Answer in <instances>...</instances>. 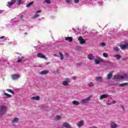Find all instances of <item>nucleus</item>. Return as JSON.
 Listing matches in <instances>:
<instances>
[{
	"label": "nucleus",
	"instance_id": "1",
	"mask_svg": "<svg viewBox=\"0 0 128 128\" xmlns=\"http://www.w3.org/2000/svg\"><path fill=\"white\" fill-rule=\"evenodd\" d=\"M15 2H16V4H18V6H20L24 4V1H22V0H12L10 2H8V6L9 8H10L12 6H13V4H14Z\"/></svg>",
	"mask_w": 128,
	"mask_h": 128
},
{
	"label": "nucleus",
	"instance_id": "2",
	"mask_svg": "<svg viewBox=\"0 0 128 128\" xmlns=\"http://www.w3.org/2000/svg\"><path fill=\"white\" fill-rule=\"evenodd\" d=\"M126 78H128V75L126 74H124L123 76L116 74L114 77V80H126Z\"/></svg>",
	"mask_w": 128,
	"mask_h": 128
},
{
	"label": "nucleus",
	"instance_id": "3",
	"mask_svg": "<svg viewBox=\"0 0 128 128\" xmlns=\"http://www.w3.org/2000/svg\"><path fill=\"white\" fill-rule=\"evenodd\" d=\"M6 107L4 106H0V117L4 114V112H6Z\"/></svg>",
	"mask_w": 128,
	"mask_h": 128
},
{
	"label": "nucleus",
	"instance_id": "4",
	"mask_svg": "<svg viewBox=\"0 0 128 128\" xmlns=\"http://www.w3.org/2000/svg\"><path fill=\"white\" fill-rule=\"evenodd\" d=\"M104 60L100 57H96V59L94 60L96 64H100V62H102Z\"/></svg>",
	"mask_w": 128,
	"mask_h": 128
},
{
	"label": "nucleus",
	"instance_id": "5",
	"mask_svg": "<svg viewBox=\"0 0 128 128\" xmlns=\"http://www.w3.org/2000/svg\"><path fill=\"white\" fill-rule=\"evenodd\" d=\"M90 100V97L81 100L80 104H88Z\"/></svg>",
	"mask_w": 128,
	"mask_h": 128
},
{
	"label": "nucleus",
	"instance_id": "6",
	"mask_svg": "<svg viewBox=\"0 0 128 128\" xmlns=\"http://www.w3.org/2000/svg\"><path fill=\"white\" fill-rule=\"evenodd\" d=\"M78 40H79V42L80 44H86V40L82 38V36H79Z\"/></svg>",
	"mask_w": 128,
	"mask_h": 128
},
{
	"label": "nucleus",
	"instance_id": "7",
	"mask_svg": "<svg viewBox=\"0 0 128 128\" xmlns=\"http://www.w3.org/2000/svg\"><path fill=\"white\" fill-rule=\"evenodd\" d=\"M38 58H44V60H46V57L42 53H38L37 54Z\"/></svg>",
	"mask_w": 128,
	"mask_h": 128
},
{
	"label": "nucleus",
	"instance_id": "8",
	"mask_svg": "<svg viewBox=\"0 0 128 128\" xmlns=\"http://www.w3.org/2000/svg\"><path fill=\"white\" fill-rule=\"evenodd\" d=\"M11 78L12 80H16L20 78V76L18 74H13L11 76Z\"/></svg>",
	"mask_w": 128,
	"mask_h": 128
},
{
	"label": "nucleus",
	"instance_id": "9",
	"mask_svg": "<svg viewBox=\"0 0 128 128\" xmlns=\"http://www.w3.org/2000/svg\"><path fill=\"white\" fill-rule=\"evenodd\" d=\"M110 96L106 94H103L99 97L100 100H104V98H108Z\"/></svg>",
	"mask_w": 128,
	"mask_h": 128
},
{
	"label": "nucleus",
	"instance_id": "10",
	"mask_svg": "<svg viewBox=\"0 0 128 128\" xmlns=\"http://www.w3.org/2000/svg\"><path fill=\"white\" fill-rule=\"evenodd\" d=\"M88 60H94V55H92V54H89L88 56Z\"/></svg>",
	"mask_w": 128,
	"mask_h": 128
},
{
	"label": "nucleus",
	"instance_id": "11",
	"mask_svg": "<svg viewBox=\"0 0 128 128\" xmlns=\"http://www.w3.org/2000/svg\"><path fill=\"white\" fill-rule=\"evenodd\" d=\"M48 72H49V71L48 70H43L40 72V74H42V75L48 74Z\"/></svg>",
	"mask_w": 128,
	"mask_h": 128
},
{
	"label": "nucleus",
	"instance_id": "12",
	"mask_svg": "<svg viewBox=\"0 0 128 128\" xmlns=\"http://www.w3.org/2000/svg\"><path fill=\"white\" fill-rule=\"evenodd\" d=\"M112 72H110L107 75V80H110L112 79Z\"/></svg>",
	"mask_w": 128,
	"mask_h": 128
},
{
	"label": "nucleus",
	"instance_id": "13",
	"mask_svg": "<svg viewBox=\"0 0 128 128\" xmlns=\"http://www.w3.org/2000/svg\"><path fill=\"white\" fill-rule=\"evenodd\" d=\"M84 120H81L77 124V126L79 128H80L84 126Z\"/></svg>",
	"mask_w": 128,
	"mask_h": 128
},
{
	"label": "nucleus",
	"instance_id": "14",
	"mask_svg": "<svg viewBox=\"0 0 128 128\" xmlns=\"http://www.w3.org/2000/svg\"><path fill=\"white\" fill-rule=\"evenodd\" d=\"M40 97L39 96H33L31 98V100H40Z\"/></svg>",
	"mask_w": 128,
	"mask_h": 128
},
{
	"label": "nucleus",
	"instance_id": "15",
	"mask_svg": "<svg viewBox=\"0 0 128 128\" xmlns=\"http://www.w3.org/2000/svg\"><path fill=\"white\" fill-rule=\"evenodd\" d=\"M110 128H118V124H116L114 122H112L111 124H110Z\"/></svg>",
	"mask_w": 128,
	"mask_h": 128
},
{
	"label": "nucleus",
	"instance_id": "16",
	"mask_svg": "<svg viewBox=\"0 0 128 128\" xmlns=\"http://www.w3.org/2000/svg\"><path fill=\"white\" fill-rule=\"evenodd\" d=\"M63 126H64V128H70V124L68 123V122H64L63 124Z\"/></svg>",
	"mask_w": 128,
	"mask_h": 128
},
{
	"label": "nucleus",
	"instance_id": "17",
	"mask_svg": "<svg viewBox=\"0 0 128 128\" xmlns=\"http://www.w3.org/2000/svg\"><path fill=\"white\" fill-rule=\"evenodd\" d=\"M24 56H22L21 58L20 57H18V60H17V62H22V60H24Z\"/></svg>",
	"mask_w": 128,
	"mask_h": 128
},
{
	"label": "nucleus",
	"instance_id": "18",
	"mask_svg": "<svg viewBox=\"0 0 128 128\" xmlns=\"http://www.w3.org/2000/svg\"><path fill=\"white\" fill-rule=\"evenodd\" d=\"M66 40H68L70 42H72V37H66L65 38Z\"/></svg>",
	"mask_w": 128,
	"mask_h": 128
},
{
	"label": "nucleus",
	"instance_id": "19",
	"mask_svg": "<svg viewBox=\"0 0 128 128\" xmlns=\"http://www.w3.org/2000/svg\"><path fill=\"white\" fill-rule=\"evenodd\" d=\"M72 103L74 106H78L80 104V102H78V101H76V100H74L72 102Z\"/></svg>",
	"mask_w": 128,
	"mask_h": 128
},
{
	"label": "nucleus",
	"instance_id": "20",
	"mask_svg": "<svg viewBox=\"0 0 128 128\" xmlns=\"http://www.w3.org/2000/svg\"><path fill=\"white\" fill-rule=\"evenodd\" d=\"M120 48H122L123 50H126V48H128V45H126V44L121 45V46H120Z\"/></svg>",
	"mask_w": 128,
	"mask_h": 128
},
{
	"label": "nucleus",
	"instance_id": "21",
	"mask_svg": "<svg viewBox=\"0 0 128 128\" xmlns=\"http://www.w3.org/2000/svg\"><path fill=\"white\" fill-rule=\"evenodd\" d=\"M68 82H70L69 81H64L62 84H63V86H68Z\"/></svg>",
	"mask_w": 128,
	"mask_h": 128
},
{
	"label": "nucleus",
	"instance_id": "22",
	"mask_svg": "<svg viewBox=\"0 0 128 128\" xmlns=\"http://www.w3.org/2000/svg\"><path fill=\"white\" fill-rule=\"evenodd\" d=\"M120 86H128V83L126 82V83L121 84H120Z\"/></svg>",
	"mask_w": 128,
	"mask_h": 128
},
{
	"label": "nucleus",
	"instance_id": "23",
	"mask_svg": "<svg viewBox=\"0 0 128 128\" xmlns=\"http://www.w3.org/2000/svg\"><path fill=\"white\" fill-rule=\"evenodd\" d=\"M6 90L9 92H10L11 94H14V90H12V89H6Z\"/></svg>",
	"mask_w": 128,
	"mask_h": 128
},
{
	"label": "nucleus",
	"instance_id": "24",
	"mask_svg": "<svg viewBox=\"0 0 128 128\" xmlns=\"http://www.w3.org/2000/svg\"><path fill=\"white\" fill-rule=\"evenodd\" d=\"M32 4H34V2H30L28 3V4H27L26 5V7L28 8L29 6H32Z\"/></svg>",
	"mask_w": 128,
	"mask_h": 128
},
{
	"label": "nucleus",
	"instance_id": "25",
	"mask_svg": "<svg viewBox=\"0 0 128 128\" xmlns=\"http://www.w3.org/2000/svg\"><path fill=\"white\" fill-rule=\"evenodd\" d=\"M114 58H116V60H120L122 58V56L120 54H116L114 56Z\"/></svg>",
	"mask_w": 128,
	"mask_h": 128
},
{
	"label": "nucleus",
	"instance_id": "26",
	"mask_svg": "<svg viewBox=\"0 0 128 128\" xmlns=\"http://www.w3.org/2000/svg\"><path fill=\"white\" fill-rule=\"evenodd\" d=\"M4 96H6V98H12V95L6 92L4 93Z\"/></svg>",
	"mask_w": 128,
	"mask_h": 128
},
{
	"label": "nucleus",
	"instance_id": "27",
	"mask_svg": "<svg viewBox=\"0 0 128 128\" xmlns=\"http://www.w3.org/2000/svg\"><path fill=\"white\" fill-rule=\"evenodd\" d=\"M59 54H60V60H64V54H62V52H60Z\"/></svg>",
	"mask_w": 128,
	"mask_h": 128
},
{
	"label": "nucleus",
	"instance_id": "28",
	"mask_svg": "<svg viewBox=\"0 0 128 128\" xmlns=\"http://www.w3.org/2000/svg\"><path fill=\"white\" fill-rule=\"evenodd\" d=\"M96 80H102V76H99V77H96Z\"/></svg>",
	"mask_w": 128,
	"mask_h": 128
},
{
	"label": "nucleus",
	"instance_id": "29",
	"mask_svg": "<svg viewBox=\"0 0 128 128\" xmlns=\"http://www.w3.org/2000/svg\"><path fill=\"white\" fill-rule=\"evenodd\" d=\"M106 64H108V66H112V62L108 61L106 62Z\"/></svg>",
	"mask_w": 128,
	"mask_h": 128
},
{
	"label": "nucleus",
	"instance_id": "30",
	"mask_svg": "<svg viewBox=\"0 0 128 128\" xmlns=\"http://www.w3.org/2000/svg\"><path fill=\"white\" fill-rule=\"evenodd\" d=\"M56 120H62V117L60 116H57L56 118Z\"/></svg>",
	"mask_w": 128,
	"mask_h": 128
},
{
	"label": "nucleus",
	"instance_id": "31",
	"mask_svg": "<svg viewBox=\"0 0 128 128\" xmlns=\"http://www.w3.org/2000/svg\"><path fill=\"white\" fill-rule=\"evenodd\" d=\"M100 46H102V48H104V46H106V43L104 42L100 43Z\"/></svg>",
	"mask_w": 128,
	"mask_h": 128
},
{
	"label": "nucleus",
	"instance_id": "32",
	"mask_svg": "<svg viewBox=\"0 0 128 128\" xmlns=\"http://www.w3.org/2000/svg\"><path fill=\"white\" fill-rule=\"evenodd\" d=\"M103 56H104V58H108V53H104Z\"/></svg>",
	"mask_w": 128,
	"mask_h": 128
},
{
	"label": "nucleus",
	"instance_id": "33",
	"mask_svg": "<svg viewBox=\"0 0 128 128\" xmlns=\"http://www.w3.org/2000/svg\"><path fill=\"white\" fill-rule=\"evenodd\" d=\"M76 50H82V48L80 46H77L75 48Z\"/></svg>",
	"mask_w": 128,
	"mask_h": 128
},
{
	"label": "nucleus",
	"instance_id": "34",
	"mask_svg": "<svg viewBox=\"0 0 128 128\" xmlns=\"http://www.w3.org/2000/svg\"><path fill=\"white\" fill-rule=\"evenodd\" d=\"M14 122H18V118H15L13 120Z\"/></svg>",
	"mask_w": 128,
	"mask_h": 128
},
{
	"label": "nucleus",
	"instance_id": "35",
	"mask_svg": "<svg viewBox=\"0 0 128 128\" xmlns=\"http://www.w3.org/2000/svg\"><path fill=\"white\" fill-rule=\"evenodd\" d=\"M38 16H40V14H38L36 13L34 16V18H38Z\"/></svg>",
	"mask_w": 128,
	"mask_h": 128
},
{
	"label": "nucleus",
	"instance_id": "36",
	"mask_svg": "<svg viewBox=\"0 0 128 128\" xmlns=\"http://www.w3.org/2000/svg\"><path fill=\"white\" fill-rule=\"evenodd\" d=\"M88 86H94V84L92 82H90L89 84H88Z\"/></svg>",
	"mask_w": 128,
	"mask_h": 128
},
{
	"label": "nucleus",
	"instance_id": "37",
	"mask_svg": "<svg viewBox=\"0 0 128 128\" xmlns=\"http://www.w3.org/2000/svg\"><path fill=\"white\" fill-rule=\"evenodd\" d=\"M114 50H115V52H119L120 49L118 48H114Z\"/></svg>",
	"mask_w": 128,
	"mask_h": 128
},
{
	"label": "nucleus",
	"instance_id": "38",
	"mask_svg": "<svg viewBox=\"0 0 128 128\" xmlns=\"http://www.w3.org/2000/svg\"><path fill=\"white\" fill-rule=\"evenodd\" d=\"M45 2H46V4H50V0H45Z\"/></svg>",
	"mask_w": 128,
	"mask_h": 128
},
{
	"label": "nucleus",
	"instance_id": "39",
	"mask_svg": "<svg viewBox=\"0 0 128 128\" xmlns=\"http://www.w3.org/2000/svg\"><path fill=\"white\" fill-rule=\"evenodd\" d=\"M76 78H78V77H76V76H73L72 78V80H76Z\"/></svg>",
	"mask_w": 128,
	"mask_h": 128
},
{
	"label": "nucleus",
	"instance_id": "40",
	"mask_svg": "<svg viewBox=\"0 0 128 128\" xmlns=\"http://www.w3.org/2000/svg\"><path fill=\"white\" fill-rule=\"evenodd\" d=\"M116 101H112L111 103H110V104H116Z\"/></svg>",
	"mask_w": 128,
	"mask_h": 128
},
{
	"label": "nucleus",
	"instance_id": "41",
	"mask_svg": "<svg viewBox=\"0 0 128 128\" xmlns=\"http://www.w3.org/2000/svg\"><path fill=\"white\" fill-rule=\"evenodd\" d=\"M40 12H42V10H38L36 12V14H40Z\"/></svg>",
	"mask_w": 128,
	"mask_h": 128
},
{
	"label": "nucleus",
	"instance_id": "42",
	"mask_svg": "<svg viewBox=\"0 0 128 128\" xmlns=\"http://www.w3.org/2000/svg\"><path fill=\"white\" fill-rule=\"evenodd\" d=\"M120 108H122L123 110H124V105H120Z\"/></svg>",
	"mask_w": 128,
	"mask_h": 128
},
{
	"label": "nucleus",
	"instance_id": "43",
	"mask_svg": "<svg viewBox=\"0 0 128 128\" xmlns=\"http://www.w3.org/2000/svg\"><path fill=\"white\" fill-rule=\"evenodd\" d=\"M4 38H6V37L4 36H2L0 37V40H4Z\"/></svg>",
	"mask_w": 128,
	"mask_h": 128
},
{
	"label": "nucleus",
	"instance_id": "44",
	"mask_svg": "<svg viewBox=\"0 0 128 128\" xmlns=\"http://www.w3.org/2000/svg\"><path fill=\"white\" fill-rule=\"evenodd\" d=\"M64 56H66V58H68V54L66 53Z\"/></svg>",
	"mask_w": 128,
	"mask_h": 128
},
{
	"label": "nucleus",
	"instance_id": "45",
	"mask_svg": "<svg viewBox=\"0 0 128 128\" xmlns=\"http://www.w3.org/2000/svg\"><path fill=\"white\" fill-rule=\"evenodd\" d=\"M82 62H80L77 64V66H82Z\"/></svg>",
	"mask_w": 128,
	"mask_h": 128
},
{
	"label": "nucleus",
	"instance_id": "46",
	"mask_svg": "<svg viewBox=\"0 0 128 128\" xmlns=\"http://www.w3.org/2000/svg\"><path fill=\"white\" fill-rule=\"evenodd\" d=\"M78 2H80V0H74V2H75L76 4Z\"/></svg>",
	"mask_w": 128,
	"mask_h": 128
},
{
	"label": "nucleus",
	"instance_id": "47",
	"mask_svg": "<svg viewBox=\"0 0 128 128\" xmlns=\"http://www.w3.org/2000/svg\"><path fill=\"white\" fill-rule=\"evenodd\" d=\"M66 2L67 4L70 3V0H66Z\"/></svg>",
	"mask_w": 128,
	"mask_h": 128
},
{
	"label": "nucleus",
	"instance_id": "48",
	"mask_svg": "<svg viewBox=\"0 0 128 128\" xmlns=\"http://www.w3.org/2000/svg\"><path fill=\"white\" fill-rule=\"evenodd\" d=\"M22 16H20V18L21 20H22Z\"/></svg>",
	"mask_w": 128,
	"mask_h": 128
},
{
	"label": "nucleus",
	"instance_id": "49",
	"mask_svg": "<svg viewBox=\"0 0 128 128\" xmlns=\"http://www.w3.org/2000/svg\"><path fill=\"white\" fill-rule=\"evenodd\" d=\"M65 80H69L68 78H66L65 79Z\"/></svg>",
	"mask_w": 128,
	"mask_h": 128
},
{
	"label": "nucleus",
	"instance_id": "50",
	"mask_svg": "<svg viewBox=\"0 0 128 128\" xmlns=\"http://www.w3.org/2000/svg\"><path fill=\"white\" fill-rule=\"evenodd\" d=\"M73 30H74V32H76V30H74V28H72Z\"/></svg>",
	"mask_w": 128,
	"mask_h": 128
},
{
	"label": "nucleus",
	"instance_id": "51",
	"mask_svg": "<svg viewBox=\"0 0 128 128\" xmlns=\"http://www.w3.org/2000/svg\"><path fill=\"white\" fill-rule=\"evenodd\" d=\"M54 56H58V55L56 54H54Z\"/></svg>",
	"mask_w": 128,
	"mask_h": 128
},
{
	"label": "nucleus",
	"instance_id": "52",
	"mask_svg": "<svg viewBox=\"0 0 128 128\" xmlns=\"http://www.w3.org/2000/svg\"><path fill=\"white\" fill-rule=\"evenodd\" d=\"M24 34H26V35H27V34H27V33H26H26H24Z\"/></svg>",
	"mask_w": 128,
	"mask_h": 128
},
{
	"label": "nucleus",
	"instance_id": "53",
	"mask_svg": "<svg viewBox=\"0 0 128 128\" xmlns=\"http://www.w3.org/2000/svg\"><path fill=\"white\" fill-rule=\"evenodd\" d=\"M16 54H19V53H18V52H16Z\"/></svg>",
	"mask_w": 128,
	"mask_h": 128
},
{
	"label": "nucleus",
	"instance_id": "54",
	"mask_svg": "<svg viewBox=\"0 0 128 128\" xmlns=\"http://www.w3.org/2000/svg\"><path fill=\"white\" fill-rule=\"evenodd\" d=\"M110 104H109V105H110Z\"/></svg>",
	"mask_w": 128,
	"mask_h": 128
}]
</instances>
